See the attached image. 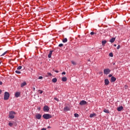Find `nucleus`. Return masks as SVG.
I'll use <instances>...</instances> for the list:
<instances>
[{"label": "nucleus", "mask_w": 130, "mask_h": 130, "mask_svg": "<svg viewBox=\"0 0 130 130\" xmlns=\"http://www.w3.org/2000/svg\"><path fill=\"white\" fill-rule=\"evenodd\" d=\"M43 117L45 119H49L52 117V116L49 114H45L43 115Z\"/></svg>", "instance_id": "obj_1"}, {"label": "nucleus", "mask_w": 130, "mask_h": 130, "mask_svg": "<svg viewBox=\"0 0 130 130\" xmlns=\"http://www.w3.org/2000/svg\"><path fill=\"white\" fill-rule=\"evenodd\" d=\"M15 115H16V112L14 111L10 112L9 114V118H11L12 119L15 118Z\"/></svg>", "instance_id": "obj_2"}, {"label": "nucleus", "mask_w": 130, "mask_h": 130, "mask_svg": "<svg viewBox=\"0 0 130 130\" xmlns=\"http://www.w3.org/2000/svg\"><path fill=\"white\" fill-rule=\"evenodd\" d=\"M10 98V93L8 92H5L4 93V100H8Z\"/></svg>", "instance_id": "obj_3"}, {"label": "nucleus", "mask_w": 130, "mask_h": 130, "mask_svg": "<svg viewBox=\"0 0 130 130\" xmlns=\"http://www.w3.org/2000/svg\"><path fill=\"white\" fill-rule=\"evenodd\" d=\"M110 70L109 69H106L104 70V73L105 75H108V74L110 73Z\"/></svg>", "instance_id": "obj_4"}, {"label": "nucleus", "mask_w": 130, "mask_h": 130, "mask_svg": "<svg viewBox=\"0 0 130 130\" xmlns=\"http://www.w3.org/2000/svg\"><path fill=\"white\" fill-rule=\"evenodd\" d=\"M43 110L45 112H48L49 111V107L45 106L43 108Z\"/></svg>", "instance_id": "obj_5"}, {"label": "nucleus", "mask_w": 130, "mask_h": 130, "mask_svg": "<svg viewBox=\"0 0 130 130\" xmlns=\"http://www.w3.org/2000/svg\"><path fill=\"white\" fill-rule=\"evenodd\" d=\"M41 117H42V115L40 114H37L36 115V118H37V119H41Z\"/></svg>", "instance_id": "obj_6"}, {"label": "nucleus", "mask_w": 130, "mask_h": 130, "mask_svg": "<svg viewBox=\"0 0 130 130\" xmlns=\"http://www.w3.org/2000/svg\"><path fill=\"white\" fill-rule=\"evenodd\" d=\"M80 105H86V104H87V102H86L85 101L82 100L81 101L80 103H79Z\"/></svg>", "instance_id": "obj_7"}, {"label": "nucleus", "mask_w": 130, "mask_h": 130, "mask_svg": "<svg viewBox=\"0 0 130 130\" xmlns=\"http://www.w3.org/2000/svg\"><path fill=\"white\" fill-rule=\"evenodd\" d=\"M52 52H53V51H52V50L50 51V52H49V54L48 55V58H51V55H52Z\"/></svg>", "instance_id": "obj_8"}, {"label": "nucleus", "mask_w": 130, "mask_h": 130, "mask_svg": "<svg viewBox=\"0 0 130 130\" xmlns=\"http://www.w3.org/2000/svg\"><path fill=\"white\" fill-rule=\"evenodd\" d=\"M20 95H21V93H20V92H16L15 94V96L16 98L20 97Z\"/></svg>", "instance_id": "obj_9"}, {"label": "nucleus", "mask_w": 130, "mask_h": 130, "mask_svg": "<svg viewBox=\"0 0 130 130\" xmlns=\"http://www.w3.org/2000/svg\"><path fill=\"white\" fill-rule=\"evenodd\" d=\"M115 81H116V78L114 76H112L111 78V82H115Z\"/></svg>", "instance_id": "obj_10"}, {"label": "nucleus", "mask_w": 130, "mask_h": 130, "mask_svg": "<svg viewBox=\"0 0 130 130\" xmlns=\"http://www.w3.org/2000/svg\"><path fill=\"white\" fill-rule=\"evenodd\" d=\"M123 109V107L120 106L117 108V110L118 111H121Z\"/></svg>", "instance_id": "obj_11"}, {"label": "nucleus", "mask_w": 130, "mask_h": 130, "mask_svg": "<svg viewBox=\"0 0 130 130\" xmlns=\"http://www.w3.org/2000/svg\"><path fill=\"white\" fill-rule=\"evenodd\" d=\"M105 85H109V80L108 79L105 80Z\"/></svg>", "instance_id": "obj_12"}, {"label": "nucleus", "mask_w": 130, "mask_h": 130, "mask_svg": "<svg viewBox=\"0 0 130 130\" xmlns=\"http://www.w3.org/2000/svg\"><path fill=\"white\" fill-rule=\"evenodd\" d=\"M26 85H27V83H26V82H25V81L21 83V88H23V87L26 86Z\"/></svg>", "instance_id": "obj_13"}, {"label": "nucleus", "mask_w": 130, "mask_h": 130, "mask_svg": "<svg viewBox=\"0 0 130 130\" xmlns=\"http://www.w3.org/2000/svg\"><path fill=\"white\" fill-rule=\"evenodd\" d=\"M115 41V38H112L110 40V42H111V43H113V42H114Z\"/></svg>", "instance_id": "obj_14"}, {"label": "nucleus", "mask_w": 130, "mask_h": 130, "mask_svg": "<svg viewBox=\"0 0 130 130\" xmlns=\"http://www.w3.org/2000/svg\"><path fill=\"white\" fill-rule=\"evenodd\" d=\"M95 116H96V114L95 113H92L90 114L89 117L92 118V117H95Z\"/></svg>", "instance_id": "obj_15"}, {"label": "nucleus", "mask_w": 130, "mask_h": 130, "mask_svg": "<svg viewBox=\"0 0 130 130\" xmlns=\"http://www.w3.org/2000/svg\"><path fill=\"white\" fill-rule=\"evenodd\" d=\"M62 82H67V81H68V78H67V77H62Z\"/></svg>", "instance_id": "obj_16"}, {"label": "nucleus", "mask_w": 130, "mask_h": 130, "mask_svg": "<svg viewBox=\"0 0 130 130\" xmlns=\"http://www.w3.org/2000/svg\"><path fill=\"white\" fill-rule=\"evenodd\" d=\"M52 82H53V83H56V82H57V79L56 78H53L52 80Z\"/></svg>", "instance_id": "obj_17"}, {"label": "nucleus", "mask_w": 130, "mask_h": 130, "mask_svg": "<svg viewBox=\"0 0 130 130\" xmlns=\"http://www.w3.org/2000/svg\"><path fill=\"white\" fill-rule=\"evenodd\" d=\"M62 42L63 43H66V42H68V39L64 38L62 40Z\"/></svg>", "instance_id": "obj_18"}, {"label": "nucleus", "mask_w": 130, "mask_h": 130, "mask_svg": "<svg viewBox=\"0 0 130 130\" xmlns=\"http://www.w3.org/2000/svg\"><path fill=\"white\" fill-rule=\"evenodd\" d=\"M104 112H105V113H109V110H108L106 109H105L104 110Z\"/></svg>", "instance_id": "obj_19"}, {"label": "nucleus", "mask_w": 130, "mask_h": 130, "mask_svg": "<svg viewBox=\"0 0 130 130\" xmlns=\"http://www.w3.org/2000/svg\"><path fill=\"white\" fill-rule=\"evenodd\" d=\"M106 41H102V45H103V46H104V45H105V44H106Z\"/></svg>", "instance_id": "obj_20"}, {"label": "nucleus", "mask_w": 130, "mask_h": 130, "mask_svg": "<svg viewBox=\"0 0 130 130\" xmlns=\"http://www.w3.org/2000/svg\"><path fill=\"white\" fill-rule=\"evenodd\" d=\"M8 125H9V126L11 127L13 126V125H14V123H11V122H9L8 123Z\"/></svg>", "instance_id": "obj_21"}, {"label": "nucleus", "mask_w": 130, "mask_h": 130, "mask_svg": "<svg viewBox=\"0 0 130 130\" xmlns=\"http://www.w3.org/2000/svg\"><path fill=\"white\" fill-rule=\"evenodd\" d=\"M72 64H74V66L77 64V63L76 62H75L74 61H71Z\"/></svg>", "instance_id": "obj_22"}, {"label": "nucleus", "mask_w": 130, "mask_h": 130, "mask_svg": "<svg viewBox=\"0 0 130 130\" xmlns=\"http://www.w3.org/2000/svg\"><path fill=\"white\" fill-rule=\"evenodd\" d=\"M54 100H56L57 102L59 101V100L57 98H54Z\"/></svg>", "instance_id": "obj_23"}, {"label": "nucleus", "mask_w": 130, "mask_h": 130, "mask_svg": "<svg viewBox=\"0 0 130 130\" xmlns=\"http://www.w3.org/2000/svg\"><path fill=\"white\" fill-rule=\"evenodd\" d=\"M75 117H79V114L77 113H75L74 114Z\"/></svg>", "instance_id": "obj_24"}, {"label": "nucleus", "mask_w": 130, "mask_h": 130, "mask_svg": "<svg viewBox=\"0 0 130 130\" xmlns=\"http://www.w3.org/2000/svg\"><path fill=\"white\" fill-rule=\"evenodd\" d=\"M15 73L16 74H21V72L18 70L16 71Z\"/></svg>", "instance_id": "obj_25"}, {"label": "nucleus", "mask_w": 130, "mask_h": 130, "mask_svg": "<svg viewBox=\"0 0 130 130\" xmlns=\"http://www.w3.org/2000/svg\"><path fill=\"white\" fill-rule=\"evenodd\" d=\"M7 51L6 52H5L3 54H2V55H1V56H5V54H7Z\"/></svg>", "instance_id": "obj_26"}, {"label": "nucleus", "mask_w": 130, "mask_h": 130, "mask_svg": "<svg viewBox=\"0 0 130 130\" xmlns=\"http://www.w3.org/2000/svg\"><path fill=\"white\" fill-rule=\"evenodd\" d=\"M22 69V66H19L17 68V70H21Z\"/></svg>", "instance_id": "obj_27"}, {"label": "nucleus", "mask_w": 130, "mask_h": 130, "mask_svg": "<svg viewBox=\"0 0 130 130\" xmlns=\"http://www.w3.org/2000/svg\"><path fill=\"white\" fill-rule=\"evenodd\" d=\"M59 47H62V46H63V44H59L58 45Z\"/></svg>", "instance_id": "obj_28"}, {"label": "nucleus", "mask_w": 130, "mask_h": 130, "mask_svg": "<svg viewBox=\"0 0 130 130\" xmlns=\"http://www.w3.org/2000/svg\"><path fill=\"white\" fill-rule=\"evenodd\" d=\"M94 34H96L94 33L93 31H91V32H90V35H94Z\"/></svg>", "instance_id": "obj_29"}, {"label": "nucleus", "mask_w": 130, "mask_h": 130, "mask_svg": "<svg viewBox=\"0 0 130 130\" xmlns=\"http://www.w3.org/2000/svg\"><path fill=\"white\" fill-rule=\"evenodd\" d=\"M109 55H110V56H111V57H112V56H113V54H112V53H110L109 54Z\"/></svg>", "instance_id": "obj_30"}, {"label": "nucleus", "mask_w": 130, "mask_h": 130, "mask_svg": "<svg viewBox=\"0 0 130 130\" xmlns=\"http://www.w3.org/2000/svg\"><path fill=\"white\" fill-rule=\"evenodd\" d=\"M39 79L40 80H41V79H43V77L42 76H40V77H39Z\"/></svg>", "instance_id": "obj_31"}, {"label": "nucleus", "mask_w": 130, "mask_h": 130, "mask_svg": "<svg viewBox=\"0 0 130 130\" xmlns=\"http://www.w3.org/2000/svg\"><path fill=\"white\" fill-rule=\"evenodd\" d=\"M64 110H69V108L68 107H66L64 108Z\"/></svg>", "instance_id": "obj_32"}, {"label": "nucleus", "mask_w": 130, "mask_h": 130, "mask_svg": "<svg viewBox=\"0 0 130 130\" xmlns=\"http://www.w3.org/2000/svg\"><path fill=\"white\" fill-rule=\"evenodd\" d=\"M120 48V46L118 45L117 47V49H119Z\"/></svg>", "instance_id": "obj_33"}, {"label": "nucleus", "mask_w": 130, "mask_h": 130, "mask_svg": "<svg viewBox=\"0 0 130 130\" xmlns=\"http://www.w3.org/2000/svg\"><path fill=\"white\" fill-rule=\"evenodd\" d=\"M40 91V94H42V93H43V91L42 90H39Z\"/></svg>", "instance_id": "obj_34"}, {"label": "nucleus", "mask_w": 130, "mask_h": 130, "mask_svg": "<svg viewBox=\"0 0 130 130\" xmlns=\"http://www.w3.org/2000/svg\"><path fill=\"white\" fill-rule=\"evenodd\" d=\"M48 75L49 76H52V75H51V73H48Z\"/></svg>", "instance_id": "obj_35"}, {"label": "nucleus", "mask_w": 130, "mask_h": 130, "mask_svg": "<svg viewBox=\"0 0 130 130\" xmlns=\"http://www.w3.org/2000/svg\"><path fill=\"white\" fill-rule=\"evenodd\" d=\"M109 78H112V75L110 74V75H109Z\"/></svg>", "instance_id": "obj_36"}, {"label": "nucleus", "mask_w": 130, "mask_h": 130, "mask_svg": "<svg viewBox=\"0 0 130 130\" xmlns=\"http://www.w3.org/2000/svg\"><path fill=\"white\" fill-rule=\"evenodd\" d=\"M62 75H66V72H62Z\"/></svg>", "instance_id": "obj_37"}, {"label": "nucleus", "mask_w": 130, "mask_h": 130, "mask_svg": "<svg viewBox=\"0 0 130 130\" xmlns=\"http://www.w3.org/2000/svg\"><path fill=\"white\" fill-rule=\"evenodd\" d=\"M0 85H3V82L0 81Z\"/></svg>", "instance_id": "obj_38"}, {"label": "nucleus", "mask_w": 130, "mask_h": 130, "mask_svg": "<svg viewBox=\"0 0 130 130\" xmlns=\"http://www.w3.org/2000/svg\"><path fill=\"white\" fill-rule=\"evenodd\" d=\"M54 72H55V73H58V71H57V70L54 71Z\"/></svg>", "instance_id": "obj_39"}, {"label": "nucleus", "mask_w": 130, "mask_h": 130, "mask_svg": "<svg viewBox=\"0 0 130 130\" xmlns=\"http://www.w3.org/2000/svg\"><path fill=\"white\" fill-rule=\"evenodd\" d=\"M38 110H40V109H41V108L39 107V108H38Z\"/></svg>", "instance_id": "obj_40"}, {"label": "nucleus", "mask_w": 130, "mask_h": 130, "mask_svg": "<svg viewBox=\"0 0 130 130\" xmlns=\"http://www.w3.org/2000/svg\"><path fill=\"white\" fill-rule=\"evenodd\" d=\"M41 130H46V128H42Z\"/></svg>", "instance_id": "obj_41"}, {"label": "nucleus", "mask_w": 130, "mask_h": 130, "mask_svg": "<svg viewBox=\"0 0 130 130\" xmlns=\"http://www.w3.org/2000/svg\"><path fill=\"white\" fill-rule=\"evenodd\" d=\"M0 94H2V90L0 89Z\"/></svg>", "instance_id": "obj_42"}, {"label": "nucleus", "mask_w": 130, "mask_h": 130, "mask_svg": "<svg viewBox=\"0 0 130 130\" xmlns=\"http://www.w3.org/2000/svg\"><path fill=\"white\" fill-rule=\"evenodd\" d=\"M102 74V72H100V75Z\"/></svg>", "instance_id": "obj_43"}, {"label": "nucleus", "mask_w": 130, "mask_h": 130, "mask_svg": "<svg viewBox=\"0 0 130 130\" xmlns=\"http://www.w3.org/2000/svg\"><path fill=\"white\" fill-rule=\"evenodd\" d=\"M115 65V63H113V66Z\"/></svg>", "instance_id": "obj_44"}, {"label": "nucleus", "mask_w": 130, "mask_h": 130, "mask_svg": "<svg viewBox=\"0 0 130 130\" xmlns=\"http://www.w3.org/2000/svg\"><path fill=\"white\" fill-rule=\"evenodd\" d=\"M34 91H35V88H34Z\"/></svg>", "instance_id": "obj_45"}, {"label": "nucleus", "mask_w": 130, "mask_h": 130, "mask_svg": "<svg viewBox=\"0 0 130 130\" xmlns=\"http://www.w3.org/2000/svg\"><path fill=\"white\" fill-rule=\"evenodd\" d=\"M114 46H116V44H115Z\"/></svg>", "instance_id": "obj_46"}]
</instances>
